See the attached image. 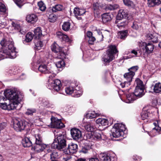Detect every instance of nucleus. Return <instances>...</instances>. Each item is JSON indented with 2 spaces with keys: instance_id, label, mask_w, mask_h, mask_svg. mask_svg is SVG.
Instances as JSON below:
<instances>
[{
  "instance_id": "nucleus-24",
  "label": "nucleus",
  "mask_w": 161,
  "mask_h": 161,
  "mask_svg": "<svg viewBox=\"0 0 161 161\" xmlns=\"http://www.w3.org/2000/svg\"><path fill=\"white\" fill-rule=\"evenodd\" d=\"M100 114L98 113H96L95 111H88L86 112L85 115V117L87 119H92L99 116Z\"/></svg>"
},
{
  "instance_id": "nucleus-32",
  "label": "nucleus",
  "mask_w": 161,
  "mask_h": 161,
  "mask_svg": "<svg viewBox=\"0 0 161 161\" xmlns=\"http://www.w3.org/2000/svg\"><path fill=\"white\" fill-rule=\"evenodd\" d=\"M42 105L44 107L49 108H53L55 107L54 104L49 101H44L43 102Z\"/></svg>"
},
{
  "instance_id": "nucleus-44",
  "label": "nucleus",
  "mask_w": 161,
  "mask_h": 161,
  "mask_svg": "<svg viewBox=\"0 0 161 161\" xmlns=\"http://www.w3.org/2000/svg\"><path fill=\"white\" fill-rule=\"evenodd\" d=\"M36 110L35 108H28L25 112V114L27 115H32L33 114L36 113Z\"/></svg>"
},
{
  "instance_id": "nucleus-26",
  "label": "nucleus",
  "mask_w": 161,
  "mask_h": 161,
  "mask_svg": "<svg viewBox=\"0 0 161 161\" xmlns=\"http://www.w3.org/2000/svg\"><path fill=\"white\" fill-rule=\"evenodd\" d=\"M96 123L103 126H105L108 125V119H106L99 118L96 121Z\"/></svg>"
},
{
  "instance_id": "nucleus-15",
  "label": "nucleus",
  "mask_w": 161,
  "mask_h": 161,
  "mask_svg": "<svg viewBox=\"0 0 161 161\" xmlns=\"http://www.w3.org/2000/svg\"><path fill=\"white\" fill-rule=\"evenodd\" d=\"M70 132L72 137L75 140L79 139L80 137V131L77 129L74 128L71 129Z\"/></svg>"
},
{
  "instance_id": "nucleus-40",
  "label": "nucleus",
  "mask_w": 161,
  "mask_h": 161,
  "mask_svg": "<svg viewBox=\"0 0 161 161\" xmlns=\"http://www.w3.org/2000/svg\"><path fill=\"white\" fill-rule=\"evenodd\" d=\"M35 44L36 47L38 49H40L43 46L42 42L40 41L39 39H36L35 40Z\"/></svg>"
},
{
  "instance_id": "nucleus-31",
  "label": "nucleus",
  "mask_w": 161,
  "mask_h": 161,
  "mask_svg": "<svg viewBox=\"0 0 161 161\" xmlns=\"http://www.w3.org/2000/svg\"><path fill=\"white\" fill-rule=\"evenodd\" d=\"M12 25L15 30L19 31V32L22 34H24L25 33V31L23 30L22 28H21L19 25L17 23L12 22Z\"/></svg>"
},
{
  "instance_id": "nucleus-48",
  "label": "nucleus",
  "mask_w": 161,
  "mask_h": 161,
  "mask_svg": "<svg viewBox=\"0 0 161 161\" xmlns=\"http://www.w3.org/2000/svg\"><path fill=\"white\" fill-rule=\"evenodd\" d=\"M141 116L142 120L147 119L148 118V113L147 111H143L141 113Z\"/></svg>"
},
{
  "instance_id": "nucleus-60",
  "label": "nucleus",
  "mask_w": 161,
  "mask_h": 161,
  "mask_svg": "<svg viewBox=\"0 0 161 161\" xmlns=\"http://www.w3.org/2000/svg\"><path fill=\"white\" fill-rule=\"evenodd\" d=\"M16 4L20 8H21L23 5L22 1L20 0H16L15 1Z\"/></svg>"
},
{
  "instance_id": "nucleus-3",
  "label": "nucleus",
  "mask_w": 161,
  "mask_h": 161,
  "mask_svg": "<svg viewBox=\"0 0 161 161\" xmlns=\"http://www.w3.org/2000/svg\"><path fill=\"white\" fill-rule=\"evenodd\" d=\"M134 85L136 86L134 92L126 95V103H132L136 98L141 97L144 94V85L141 80L136 79L135 81Z\"/></svg>"
},
{
  "instance_id": "nucleus-56",
  "label": "nucleus",
  "mask_w": 161,
  "mask_h": 161,
  "mask_svg": "<svg viewBox=\"0 0 161 161\" xmlns=\"http://www.w3.org/2000/svg\"><path fill=\"white\" fill-rule=\"evenodd\" d=\"M62 41H64L66 42H70L71 40L69 39L68 37L66 35L64 34L63 36V38L61 39Z\"/></svg>"
},
{
  "instance_id": "nucleus-21",
  "label": "nucleus",
  "mask_w": 161,
  "mask_h": 161,
  "mask_svg": "<svg viewBox=\"0 0 161 161\" xmlns=\"http://www.w3.org/2000/svg\"><path fill=\"white\" fill-rule=\"evenodd\" d=\"M99 157L102 161H111V160L110 154L109 153H100L99 155Z\"/></svg>"
},
{
  "instance_id": "nucleus-55",
  "label": "nucleus",
  "mask_w": 161,
  "mask_h": 161,
  "mask_svg": "<svg viewBox=\"0 0 161 161\" xmlns=\"http://www.w3.org/2000/svg\"><path fill=\"white\" fill-rule=\"evenodd\" d=\"M6 10V8L5 5L0 2V11L3 12H5Z\"/></svg>"
},
{
  "instance_id": "nucleus-2",
  "label": "nucleus",
  "mask_w": 161,
  "mask_h": 161,
  "mask_svg": "<svg viewBox=\"0 0 161 161\" xmlns=\"http://www.w3.org/2000/svg\"><path fill=\"white\" fill-rule=\"evenodd\" d=\"M3 50L0 51V60L4 58H14L16 57V48L12 39L3 38L0 42Z\"/></svg>"
},
{
  "instance_id": "nucleus-18",
  "label": "nucleus",
  "mask_w": 161,
  "mask_h": 161,
  "mask_svg": "<svg viewBox=\"0 0 161 161\" xmlns=\"http://www.w3.org/2000/svg\"><path fill=\"white\" fill-rule=\"evenodd\" d=\"M51 49L53 52L55 53H58L60 55L61 54L64 55V53H62L61 48L55 42H54L52 45Z\"/></svg>"
},
{
  "instance_id": "nucleus-46",
  "label": "nucleus",
  "mask_w": 161,
  "mask_h": 161,
  "mask_svg": "<svg viewBox=\"0 0 161 161\" xmlns=\"http://www.w3.org/2000/svg\"><path fill=\"white\" fill-rule=\"evenodd\" d=\"M25 41L26 42H29L31 41L33 39V35L31 33L28 32L25 36Z\"/></svg>"
},
{
  "instance_id": "nucleus-45",
  "label": "nucleus",
  "mask_w": 161,
  "mask_h": 161,
  "mask_svg": "<svg viewBox=\"0 0 161 161\" xmlns=\"http://www.w3.org/2000/svg\"><path fill=\"white\" fill-rule=\"evenodd\" d=\"M119 7L117 4H109L107 6V8L110 10H113L119 8Z\"/></svg>"
},
{
  "instance_id": "nucleus-64",
  "label": "nucleus",
  "mask_w": 161,
  "mask_h": 161,
  "mask_svg": "<svg viewBox=\"0 0 161 161\" xmlns=\"http://www.w3.org/2000/svg\"><path fill=\"white\" fill-rule=\"evenodd\" d=\"M71 158V157L70 155L68 156H65L63 158L62 161H68Z\"/></svg>"
},
{
  "instance_id": "nucleus-8",
  "label": "nucleus",
  "mask_w": 161,
  "mask_h": 161,
  "mask_svg": "<svg viewBox=\"0 0 161 161\" xmlns=\"http://www.w3.org/2000/svg\"><path fill=\"white\" fill-rule=\"evenodd\" d=\"M39 70L42 73L45 74H52L49 77V80L53 77H54L56 75V73L53 68L49 69L46 65L42 64L40 65L38 67Z\"/></svg>"
},
{
  "instance_id": "nucleus-11",
  "label": "nucleus",
  "mask_w": 161,
  "mask_h": 161,
  "mask_svg": "<svg viewBox=\"0 0 161 161\" xmlns=\"http://www.w3.org/2000/svg\"><path fill=\"white\" fill-rule=\"evenodd\" d=\"M51 127L60 129L63 128L64 126V124L62 122L61 120L56 118H51Z\"/></svg>"
},
{
  "instance_id": "nucleus-16",
  "label": "nucleus",
  "mask_w": 161,
  "mask_h": 161,
  "mask_svg": "<svg viewBox=\"0 0 161 161\" xmlns=\"http://www.w3.org/2000/svg\"><path fill=\"white\" fill-rule=\"evenodd\" d=\"M102 132L99 130H95L93 132L91 133V138L96 141H100L102 139L101 133Z\"/></svg>"
},
{
  "instance_id": "nucleus-30",
  "label": "nucleus",
  "mask_w": 161,
  "mask_h": 161,
  "mask_svg": "<svg viewBox=\"0 0 161 161\" xmlns=\"http://www.w3.org/2000/svg\"><path fill=\"white\" fill-rule=\"evenodd\" d=\"M116 26L119 28H121L122 27H124L127 25L128 22L126 21L122 20L121 19H117L115 21Z\"/></svg>"
},
{
  "instance_id": "nucleus-23",
  "label": "nucleus",
  "mask_w": 161,
  "mask_h": 161,
  "mask_svg": "<svg viewBox=\"0 0 161 161\" xmlns=\"http://www.w3.org/2000/svg\"><path fill=\"white\" fill-rule=\"evenodd\" d=\"M158 35L156 33H153V34H148L147 35V37L148 39L150 40L154 43H156L158 42Z\"/></svg>"
},
{
  "instance_id": "nucleus-63",
  "label": "nucleus",
  "mask_w": 161,
  "mask_h": 161,
  "mask_svg": "<svg viewBox=\"0 0 161 161\" xmlns=\"http://www.w3.org/2000/svg\"><path fill=\"white\" fill-rule=\"evenodd\" d=\"M7 124L5 122L0 123V130L4 128L6 126Z\"/></svg>"
},
{
  "instance_id": "nucleus-33",
  "label": "nucleus",
  "mask_w": 161,
  "mask_h": 161,
  "mask_svg": "<svg viewBox=\"0 0 161 161\" xmlns=\"http://www.w3.org/2000/svg\"><path fill=\"white\" fill-rule=\"evenodd\" d=\"M102 20L103 23H106L111 19L110 15L109 13H105L102 15Z\"/></svg>"
},
{
  "instance_id": "nucleus-62",
  "label": "nucleus",
  "mask_w": 161,
  "mask_h": 161,
  "mask_svg": "<svg viewBox=\"0 0 161 161\" xmlns=\"http://www.w3.org/2000/svg\"><path fill=\"white\" fill-rule=\"evenodd\" d=\"M131 27L133 29L136 30H138L139 28V26L138 25L137 23L136 22H133Z\"/></svg>"
},
{
  "instance_id": "nucleus-25",
  "label": "nucleus",
  "mask_w": 161,
  "mask_h": 161,
  "mask_svg": "<svg viewBox=\"0 0 161 161\" xmlns=\"http://www.w3.org/2000/svg\"><path fill=\"white\" fill-rule=\"evenodd\" d=\"M50 159L51 160H56L58 159L60 157V154L59 151H54L52 152L49 154Z\"/></svg>"
},
{
  "instance_id": "nucleus-35",
  "label": "nucleus",
  "mask_w": 161,
  "mask_h": 161,
  "mask_svg": "<svg viewBox=\"0 0 161 161\" xmlns=\"http://www.w3.org/2000/svg\"><path fill=\"white\" fill-rule=\"evenodd\" d=\"M154 92L156 93H159L161 92V83L158 82L153 86Z\"/></svg>"
},
{
  "instance_id": "nucleus-5",
  "label": "nucleus",
  "mask_w": 161,
  "mask_h": 161,
  "mask_svg": "<svg viewBox=\"0 0 161 161\" xmlns=\"http://www.w3.org/2000/svg\"><path fill=\"white\" fill-rule=\"evenodd\" d=\"M118 52L115 46L111 45L109 46L106 54L102 58L104 64L106 65L114 59V55Z\"/></svg>"
},
{
  "instance_id": "nucleus-12",
  "label": "nucleus",
  "mask_w": 161,
  "mask_h": 161,
  "mask_svg": "<svg viewBox=\"0 0 161 161\" xmlns=\"http://www.w3.org/2000/svg\"><path fill=\"white\" fill-rule=\"evenodd\" d=\"M77 145L72 143L68 145L67 149L64 150V153L68 154H74L77 151Z\"/></svg>"
},
{
  "instance_id": "nucleus-13",
  "label": "nucleus",
  "mask_w": 161,
  "mask_h": 161,
  "mask_svg": "<svg viewBox=\"0 0 161 161\" xmlns=\"http://www.w3.org/2000/svg\"><path fill=\"white\" fill-rule=\"evenodd\" d=\"M153 124L155 127L153 129L152 131L149 133L148 132L149 135L151 136H154L157 134H158L161 130V127L160 126V124L158 121H156L153 123Z\"/></svg>"
},
{
  "instance_id": "nucleus-1",
  "label": "nucleus",
  "mask_w": 161,
  "mask_h": 161,
  "mask_svg": "<svg viewBox=\"0 0 161 161\" xmlns=\"http://www.w3.org/2000/svg\"><path fill=\"white\" fill-rule=\"evenodd\" d=\"M4 96L8 99V103L4 101L0 102V107L4 110H8L16 108L18 104L21 100L18 92L15 90H6L4 92Z\"/></svg>"
},
{
  "instance_id": "nucleus-39",
  "label": "nucleus",
  "mask_w": 161,
  "mask_h": 161,
  "mask_svg": "<svg viewBox=\"0 0 161 161\" xmlns=\"http://www.w3.org/2000/svg\"><path fill=\"white\" fill-rule=\"evenodd\" d=\"M38 5L40 10L42 11H45L46 9V7L45 4L42 1H40L38 3Z\"/></svg>"
},
{
  "instance_id": "nucleus-29",
  "label": "nucleus",
  "mask_w": 161,
  "mask_h": 161,
  "mask_svg": "<svg viewBox=\"0 0 161 161\" xmlns=\"http://www.w3.org/2000/svg\"><path fill=\"white\" fill-rule=\"evenodd\" d=\"M134 75L133 73H132V74L130 72H129L125 74L124 75V77L125 79L126 80V81L130 84Z\"/></svg>"
},
{
  "instance_id": "nucleus-22",
  "label": "nucleus",
  "mask_w": 161,
  "mask_h": 161,
  "mask_svg": "<svg viewBox=\"0 0 161 161\" xmlns=\"http://www.w3.org/2000/svg\"><path fill=\"white\" fill-rule=\"evenodd\" d=\"M37 19V16L34 14L28 15L26 17V21L31 23H34L36 22Z\"/></svg>"
},
{
  "instance_id": "nucleus-20",
  "label": "nucleus",
  "mask_w": 161,
  "mask_h": 161,
  "mask_svg": "<svg viewBox=\"0 0 161 161\" xmlns=\"http://www.w3.org/2000/svg\"><path fill=\"white\" fill-rule=\"evenodd\" d=\"M161 4V0H147V5L148 7H154Z\"/></svg>"
},
{
  "instance_id": "nucleus-61",
  "label": "nucleus",
  "mask_w": 161,
  "mask_h": 161,
  "mask_svg": "<svg viewBox=\"0 0 161 161\" xmlns=\"http://www.w3.org/2000/svg\"><path fill=\"white\" fill-rule=\"evenodd\" d=\"M130 83L127 82L126 81H124L123 83H121L120 84V85L122 88L128 86L130 85Z\"/></svg>"
},
{
  "instance_id": "nucleus-52",
  "label": "nucleus",
  "mask_w": 161,
  "mask_h": 161,
  "mask_svg": "<svg viewBox=\"0 0 161 161\" xmlns=\"http://www.w3.org/2000/svg\"><path fill=\"white\" fill-rule=\"evenodd\" d=\"M100 5L98 3H94L93 4L92 8L93 10L97 12L98 10L99 9Z\"/></svg>"
},
{
  "instance_id": "nucleus-37",
  "label": "nucleus",
  "mask_w": 161,
  "mask_h": 161,
  "mask_svg": "<svg viewBox=\"0 0 161 161\" xmlns=\"http://www.w3.org/2000/svg\"><path fill=\"white\" fill-rule=\"evenodd\" d=\"M62 29L65 31H68L70 28V24L69 22H65L64 23L62 26Z\"/></svg>"
},
{
  "instance_id": "nucleus-10",
  "label": "nucleus",
  "mask_w": 161,
  "mask_h": 161,
  "mask_svg": "<svg viewBox=\"0 0 161 161\" xmlns=\"http://www.w3.org/2000/svg\"><path fill=\"white\" fill-rule=\"evenodd\" d=\"M49 82H50L49 85V89H54L57 92L59 91L60 90L62 86V84L60 80L56 79L51 82L50 80H49Z\"/></svg>"
},
{
  "instance_id": "nucleus-34",
  "label": "nucleus",
  "mask_w": 161,
  "mask_h": 161,
  "mask_svg": "<svg viewBox=\"0 0 161 161\" xmlns=\"http://www.w3.org/2000/svg\"><path fill=\"white\" fill-rule=\"evenodd\" d=\"M74 13L75 17L78 19H80V9L77 7H75L74 8Z\"/></svg>"
},
{
  "instance_id": "nucleus-42",
  "label": "nucleus",
  "mask_w": 161,
  "mask_h": 161,
  "mask_svg": "<svg viewBox=\"0 0 161 161\" xmlns=\"http://www.w3.org/2000/svg\"><path fill=\"white\" fill-rule=\"evenodd\" d=\"M97 39L98 41H102L103 40L104 36L103 35L102 31L100 30H97Z\"/></svg>"
},
{
  "instance_id": "nucleus-9",
  "label": "nucleus",
  "mask_w": 161,
  "mask_h": 161,
  "mask_svg": "<svg viewBox=\"0 0 161 161\" xmlns=\"http://www.w3.org/2000/svg\"><path fill=\"white\" fill-rule=\"evenodd\" d=\"M141 49L143 52L147 54L152 53L154 49V46L151 43L143 42L141 43Z\"/></svg>"
},
{
  "instance_id": "nucleus-36",
  "label": "nucleus",
  "mask_w": 161,
  "mask_h": 161,
  "mask_svg": "<svg viewBox=\"0 0 161 161\" xmlns=\"http://www.w3.org/2000/svg\"><path fill=\"white\" fill-rule=\"evenodd\" d=\"M36 139L35 144H44L42 141V139L41 135L39 134L36 135L35 136Z\"/></svg>"
},
{
  "instance_id": "nucleus-43",
  "label": "nucleus",
  "mask_w": 161,
  "mask_h": 161,
  "mask_svg": "<svg viewBox=\"0 0 161 161\" xmlns=\"http://www.w3.org/2000/svg\"><path fill=\"white\" fill-rule=\"evenodd\" d=\"M65 65V63L64 62L62 59L57 62L56 64V66L57 68H62L64 67Z\"/></svg>"
},
{
  "instance_id": "nucleus-14",
  "label": "nucleus",
  "mask_w": 161,
  "mask_h": 161,
  "mask_svg": "<svg viewBox=\"0 0 161 161\" xmlns=\"http://www.w3.org/2000/svg\"><path fill=\"white\" fill-rule=\"evenodd\" d=\"M82 126L85 128L87 131L91 132V133L95 131L96 128L94 124L90 122L83 123Z\"/></svg>"
},
{
  "instance_id": "nucleus-47",
  "label": "nucleus",
  "mask_w": 161,
  "mask_h": 161,
  "mask_svg": "<svg viewBox=\"0 0 161 161\" xmlns=\"http://www.w3.org/2000/svg\"><path fill=\"white\" fill-rule=\"evenodd\" d=\"M125 5L133 7L134 6V4L132 1L130 0H122Z\"/></svg>"
},
{
  "instance_id": "nucleus-17",
  "label": "nucleus",
  "mask_w": 161,
  "mask_h": 161,
  "mask_svg": "<svg viewBox=\"0 0 161 161\" xmlns=\"http://www.w3.org/2000/svg\"><path fill=\"white\" fill-rule=\"evenodd\" d=\"M46 147L47 145L44 144H35L32 149L35 152L39 153L42 151Z\"/></svg>"
},
{
  "instance_id": "nucleus-53",
  "label": "nucleus",
  "mask_w": 161,
  "mask_h": 161,
  "mask_svg": "<svg viewBox=\"0 0 161 161\" xmlns=\"http://www.w3.org/2000/svg\"><path fill=\"white\" fill-rule=\"evenodd\" d=\"M78 88V87L76 86L75 88L76 91L73 95V97H78L80 96V91Z\"/></svg>"
},
{
  "instance_id": "nucleus-54",
  "label": "nucleus",
  "mask_w": 161,
  "mask_h": 161,
  "mask_svg": "<svg viewBox=\"0 0 161 161\" xmlns=\"http://www.w3.org/2000/svg\"><path fill=\"white\" fill-rule=\"evenodd\" d=\"M91 148V146H88L86 147H83L82 149V150H81V152L82 153H86L87 152L88 150L90 149Z\"/></svg>"
},
{
  "instance_id": "nucleus-28",
  "label": "nucleus",
  "mask_w": 161,
  "mask_h": 161,
  "mask_svg": "<svg viewBox=\"0 0 161 161\" xmlns=\"http://www.w3.org/2000/svg\"><path fill=\"white\" fill-rule=\"evenodd\" d=\"M22 143L23 146L24 147H29L32 145L31 141L27 137H25L23 139Z\"/></svg>"
},
{
  "instance_id": "nucleus-58",
  "label": "nucleus",
  "mask_w": 161,
  "mask_h": 161,
  "mask_svg": "<svg viewBox=\"0 0 161 161\" xmlns=\"http://www.w3.org/2000/svg\"><path fill=\"white\" fill-rule=\"evenodd\" d=\"M11 71H13V73L15 75L17 73H18L20 72V70L19 69L18 67H15L14 68H12L10 69Z\"/></svg>"
},
{
  "instance_id": "nucleus-38",
  "label": "nucleus",
  "mask_w": 161,
  "mask_h": 161,
  "mask_svg": "<svg viewBox=\"0 0 161 161\" xmlns=\"http://www.w3.org/2000/svg\"><path fill=\"white\" fill-rule=\"evenodd\" d=\"M63 8L62 5L60 4H57L53 7L52 9L53 12H56L61 10Z\"/></svg>"
},
{
  "instance_id": "nucleus-51",
  "label": "nucleus",
  "mask_w": 161,
  "mask_h": 161,
  "mask_svg": "<svg viewBox=\"0 0 161 161\" xmlns=\"http://www.w3.org/2000/svg\"><path fill=\"white\" fill-rule=\"evenodd\" d=\"M138 67L137 66H133L128 69L129 72H130L132 74L133 73V75H135V73L138 69Z\"/></svg>"
},
{
  "instance_id": "nucleus-6",
  "label": "nucleus",
  "mask_w": 161,
  "mask_h": 161,
  "mask_svg": "<svg viewBox=\"0 0 161 161\" xmlns=\"http://www.w3.org/2000/svg\"><path fill=\"white\" fill-rule=\"evenodd\" d=\"M126 128L125 125L122 124L116 123L112 128L111 131L112 135L114 137L118 138L123 136Z\"/></svg>"
},
{
  "instance_id": "nucleus-19",
  "label": "nucleus",
  "mask_w": 161,
  "mask_h": 161,
  "mask_svg": "<svg viewBox=\"0 0 161 161\" xmlns=\"http://www.w3.org/2000/svg\"><path fill=\"white\" fill-rule=\"evenodd\" d=\"M128 14L127 10L123 9H120L116 17V19H122L123 18L127 17Z\"/></svg>"
},
{
  "instance_id": "nucleus-41",
  "label": "nucleus",
  "mask_w": 161,
  "mask_h": 161,
  "mask_svg": "<svg viewBox=\"0 0 161 161\" xmlns=\"http://www.w3.org/2000/svg\"><path fill=\"white\" fill-rule=\"evenodd\" d=\"M127 31H120L118 33L119 38L122 39H125L127 36Z\"/></svg>"
},
{
  "instance_id": "nucleus-4",
  "label": "nucleus",
  "mask_w": 161,
  "mask_h": 161,
  "mask_svg": "<svg viewBox=\"0 0 161 161\" xmlns=\"http://www.w3.org/2000/svg\"><path fill=\"white\" fill-rule=\"evenodd\" d=\"M56 131L54 132L55 139L52 144V147L61 150L66 146V134L65 133L61 132L56 134Z\"/></svg>"
},
{
  "instance_id": "nucleus-50",
  "label": "nucleus",
  "mask_w": 161,
  "mask_h": 161,
  "mask_svg": "<svg viewBox=\"0 0 161 161\" xmlns=\"http://www.w3.org/2000/svg\"><path fill=\"white\" fill-rule=\"evenodd\" d=\"M57 19V17L56 16L53 14H50L49 16L48 20L50 22H54L56 21Z\"/></svg>"
},
{
  "instance_id": "nucleus-7",
  "label": "nucleus",
  "mask_w": 161,
  "mask_h": 161,
  "mask_svg": "<svg viewBox=\"0 0 161 161\" xmlns=\"http://www.w3.org/2000/svg\"><path fill=\"white\" fill-rule=\"evenodd\" d=\"M12 123L13 128L17 131H21L24 130L25 128L31 125L25 121L16 119H14Z\"/></svg>"
},
{
  "instance_id": "nucleus-59",
  "label": "nucleus",
  "mask_w": 161,
  "mask_h": 161,
  "mask_svg": "<svg viewBox=\"0 0 161 161\" xmlns=\"http://www.w3.org/2000/svg\"><path fill=\"white\" fill-rule=\"evenodd\" d=\"M96 40V38L93 36L89 38V40L88 41V43L90 44H93L94 42Z\"/></svg>"
},
{
  "instance_id": "nucleus-49",
  "label": "nucleus",
  "mask_w": 161,
  "mask_h": 161,
  "mask_svg": "<svg viewBox=\"0 0 161 161\" xmlns=\"http://www.w3.org/2000/svg\"><path fill=\"white\" fill-rule=\"evenodd\" d=\"M65 90L66 93L68 95H70L72 94L74 91L73 88L70 86L66 87L65 88Z\"/></svg>"
},
{
  "instance_id": "nucleus-27",
  "label": "nucleus",
  "mask_w": 161,
  "mask_h": 161,
  "mask_svg": "<svg viewBox=\"0 0 161 161\" xmlns=\"http://www.w3.org/2000/svg\"><path fill=\"white\" fill-rule=\"evenodd\" d=\"M34 32V36L36 39H39L42 36V31L40 27H37L35 29Z\"/></svg>"
},
{
  "instance_id": "nucleus-57",
  "label": "nucleus",
  "mask_w": 161,
  "mask_h": 161,
  "mask_svg": "<svg viewBox=\"0 0 161 161\" xmlns=\"http://www.w3.org/2000/svg\"><path fill=\"white\" fill-rule=\"evenodd\" d=\"M102 33L103 36H104L105 37H107L110 35V32L109 31L107 30H102Z\"/></svg>"
}]
</instances>
